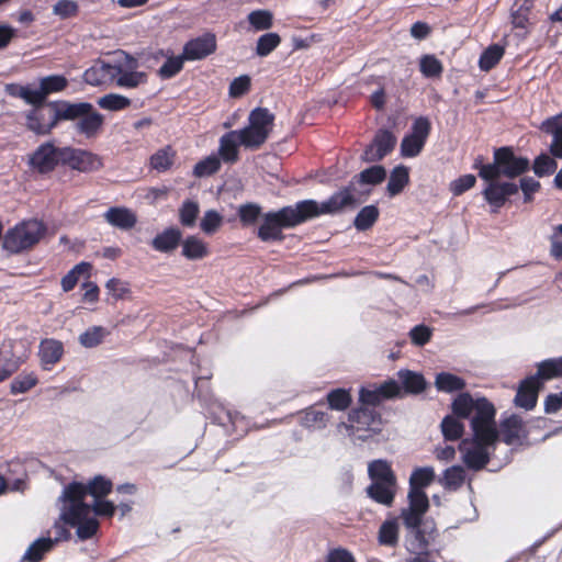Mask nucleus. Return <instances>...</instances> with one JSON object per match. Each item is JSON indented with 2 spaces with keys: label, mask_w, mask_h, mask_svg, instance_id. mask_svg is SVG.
<instances>
[{
  "label": "nucleus",
  "mask_w": 562,
  "mask_h": 562,
  "mask_svg": "<svg viewBox=\"0 0 562 562\" xmlns=\"http://www.w3.org/2000/svg\"><path fill=\"white\" fill-rule=\"evenodd\" d=\"M281 43V37L277 33H266L261 35L256 45V54L260 57L268 56Z\"/></svg>",
  "instance_id": "obj_41"
},
{
  "label": "nucleus",
  "mask_w": 562,
  "mask_h": 562,
  "mask_svg": "<svg viewBox=\"0 0 562 562\" xmlns=\"http://www.w3.org/2000/svg\"><path fill=\"white\" fill-rule=\"evenodd\" d=\"M412 341L417 346H424L430 340L431 330L425 325H417L409 331Z\"/></svg>",
  "instance_id": "obj_62"
},
{
  "label": "nucleus",
  "mask_w": 562,
  "mask_h": 562,
  "mask_svg": "<svg viewBox=\"0 0 562 562\" xmlns=\"http://www.w3.org/2000/svg\"><path fill=\"white\" fill-rule=\"evenodd\" d=\"M538 373L533 376L527 378L518 389V392L515 397V403L524 407L526 409H531L537 402L538 389L540 386V382Z\"/></svg>",
  "instance_id": "obj_20"
},
{
  "label": "nucleus",
  "mask_w": 562,
  "mask_h": 562,
  "mask_svg": "<svg viewBox=\"0 0 562 562\" xmlns=\"http://www.w3.org/2000/svg\"><path fill=\"white\" fill-rule=\"evenodd\" d=\"M136 60L125 56V61L115 63L119 74L115 75V83L121 88L133 89L146 81V74L136 71Z\"/></svg>",
  "instance_id": "obj_12"
},
{
  "label": "nucleus",
  "mask_w": 562,
  "mask_h": 562,
  "mask_svg": "<svg viewBox=\"0 0 562 562\" xmlns=\"http://www.w3.org/2000/svg\"><path fill=\"white\" fill-rule=\"evenodd\" d=\"M430 128L431 126L429 120L425 116H419L414 121L412 133L409 135L425 144L427 137L429 136Z\"/></svg>",
  "instance_id": "obj_59"
},
{
  "label": "nucleus",
  "mask_w": 562,
  "mask_h": 562,
  "mask_svg": "<svg viewBox=\"0 0 562 562\" xmlns=\"http://www.w3.org/2000/svg\"><path fill=\"white\" fill-rule=\"evenodd\" d=\"M181 237L182 234L178 228L170 227L158 234L151 240V246L157 251L169 252L178 247Z\"/></svg>",
  "instance_id": "obj_24"
},
{
  "label": "nucleus",
  "mask_w": 562,
  "mask_h": 562,
  "mask_svg": "<svg viewBox=\"0 0 562 562\" xmlns=\"http://www.w3.org/2000/svg\"><path fill=\"white\" fill-rule=\"evenodd\" d=\"M223 216L215 210H209L204 213L200 227L201 229L207 234H214L222 225Z\"/></svg>",
  "instance_id": "obj_52"
},
{
  "label": "nucleus",
  "mask_w": 562,
  "mask_h": 562,
  "mask_svg": "<svg viewBox=\"0 0 562 562\" xmlns=\"http://www.w3.org/2000/svg\"><path fill=\"white\" fill-rule=\"evenodd\" d=\"M364 199L366 196L358 193L353 182H351L349 187L336 192L323 203H317L314 200H304L294 206H285L277 212L266 213L263 222L258 229V237L262 241L282 240L283 228H292L321 214H331L347 207H355L363 202Z\"/></svg>",
  "instance_id": "obj_2"
},
{
  "label": "nucleus",
  "mask_w": 562,
  "mask_h": 562,
  "mask_svg": "<svg viewBox=\"0 0 562 562\" xmlns=\"http://www.w3.org/2000/svg\"><path fill=\"white\" fill-rule=\"evenodd\" d=\"M105 221L120 229H130L132 228L136 222V215L126 207H110L104 213Z\"/></svg>",
  "instance_id": "obj_23"
},
{
  "label": "nucleus",
  "mask_w": 562,
  "mask_h": 562,
  "mask_svg": "<svg viewBox=\"0 0 562 562\" xmlns=\"http://www.w3.org/2000/svg\"><path fill=\"white\" fill-rule=\"evenodd\" d=\"M396 144V137L390 131H380L376 133L371 145L363 153V160L373 162L381 160L390 151L393 150Z\"/></svg>",
  "instance_id": "obj_13"
},
{
  "label": "nucleus",
  "mask_w": 562,
  "mask_h": 562,
  "mask_svg": "<svg viewBox=\"0 0 562 562\" xmlns=\"http://www.w3.org/2000/svg\"><path fill=\"white\" fill-rule=\"evenodd\" d=\"M459 418L460 417L453 413L452 416L449 415L442 419L441 431L447 440H457L463 435L464 425Z\"/></svg>",
  "instance_id": "obj_31"
},
{
  "label": "nucleus",
  "mask_w": 562,
  "mask_h": 562,
  "mask_svg": "<svg viewBox=\"0 0 562 562\" xmlns=\"http://www.w3.org/2000/svg\"><path fill=\"white\" fill-rule=\"evenodd\" d=\"M532 8L531 0H519L515 3L512 12V23L515 27L525 29L528 24V15Z\"/></svg>",
  "instance_id": "obj_37"
},
{
  "label": "nucleus",
  "mask_w": 562,
  "mask_h": 562,
  "mask_svg": "<svg viewBox=\"0 0 562 562\" xmlns=\"http://www.w3.org/2000/svg\"><path fill=\"white\" fill-rule=\"evenodd\" d=\"M401 387L395 380H389L379 386L362 387L360 390L359 398L364 405L375 406L383 400L395 397L400 395Z\"/></svg>",
  "instance_id": "obj_11"
},
{
  "label": "nucleus",
  "mask_w": 562,
  "mask_h": 562,
  "mask_svg": "<svg viewBox=\"0 0 562 562\" xmlns=\"http://www.w3.org/2000/svg\"><path fill=\"white\" fill-rule=\"evenodd\" d=\"M408 183V170L404 166H398L393 169L391 172L389 183H387V192L390 195L394 196L398 194L404 187Z\"/></svg>",
  "instance_id": "obj_35"
},
{
  "label": "nucleus",
  "mask_w": 562,
  "mask_h": 562,
  "mask_svg": "<svg viewBox=\"0 0 562 562\" xmlns=\"http://www.w3.org/2000/svg\"><path fill=\"white\" fill-rule=\"evenodd\" d=\"M45 234V226L37 220L24 221L10 229L3 240V247L18 254L37 244Z\"/></svg>",
  "instance_id": "obj_8"
},
{
  "label": "nucleus",
  "mask_w": 562,
  "mask_h": 562,
  "mask_svg": "<svg viewBox=\"0 0 562 562\" xmlns=\"http://www.w3.org/2000/svg\"><path fill=\"white\" fill-rule=\"evenodd\" d=\"M50 119L54 120L55 125L59 120H75L79 119L83 113L91 110V104L81 103H69V102H56L50 105Z\"/></svg>",
  "instance_id": "obj_19"
},
{
  "label": "nucleus",
  "mask_w": 562,
  "mask_h": 562,
  "mask_svg": "<svg viewBox=\"0 0 562 562\" xmlns=\"http://www.w3.org/2000/svg\"><path fill=\"white\" fill-rule=\"evenodd\" d=\"M435 479L431 467L417 468L409 477L408 506L402 509L401 518L407 530L405 543L412 553H423L429 542V535L422 528L423 517L429 508V501L424 492Z\"/></svg>",
  "instance_id": "obj_3"
},
{
  "label": "nucleus",
  "mask_w": 562,
  "mask_h": 562,
  "mask_svg": "<svg viewBox=\"0 0 562 562\" xmlns=\"http://www.w3.org/2000/svg\"><path fill=\"white\" fill-rule=\"evenodd\" d=\"M398 541V524L396 519L385 520L379 529V542L383 546L394 547Z\"/></svg>",
  "instance_id": "obj_33"
},
{
  "label": "nucleus",
  "mask_w": 562,
  "mask_h": 562,
  "mask_svg": "<svg viewBox=\"0 0 562 562\" xmlns=\"http://www.w3.org/2000/svg\"><path fill=\"white\" fill-rule=\"evenodd\" d=\"M54 547V541L52 537H43L36 539L30 547L26 549L23 560L27 562H40L44 554L52 550Z\"/></svg>",
  "instance_id": "obj_26"
},
{
  "label": "nucleus",
  "mask_w": 562,
  "mask_h": 562,
  "mask_svg": "<svg viewBox=\"0 0 562 562\" xmlns=\"http://www.w3.org/2000/svg\"><path fill=\"white\" fill-rule=\"evenodd\" d=\"M424 143L407 135L401 143V153L404 157H416L423 149Z\"/></svg>",
  "instance_id": "obj_60"
},
{
  "label": "nucleus",
  "mask_w": 562,
  "mask_h": 562,
  "mask_svg": "<svg viewBox=\"0 0 562 562\" xmlns=\"http://www.w3.org/2000/svg\"><path fill=\"white\" fill-rule=\"evenodd\" d=\"M27 127L36 134H47L55 126V122L50 119V109L48 111L43 108H34L26 116Z\"/></svg>",
  "instance_id": "obj_21"
},
{
  "label": "nucleus",
  "mask_w": 562,
  "mask_h": 562,
  "mask_svg": "<svg viewBox=\"0 0 562 562\" xmlns=\"http://www.w3.org/2000/svg\"><path fill=\"white\" fill-rule=\"evenodd\" d=\"M38 382L34 372H22L10 384L11 394H23L33 389Z\"/></svg>",
  "instance_id": "obj_34"
},
{
  "label": "nucleus",
  "mask_w": 562,
  "mask_h": 562,
  "mask_svg": "<svg viewBox=\"0 0 562 562\" xmlns=\"http://www.w3.org/2000/svg\"><path fill=\"white\" fill-rule=\"evenodd\" d=\"M435 385L440 392L452 393L463 390L465 387V381L456 374L440 372L436 375Z\"/></svg>",
  "instance_id": "obj_27"
},
{
  "label": "nucleus",
  "mask_w": 562,
  "mask_h": 562,
  "mask_svg": "<svg viewBox=\"0 0 562 562\" xmlns=\"http://www.w3.org/2000/svg\"><path fill=\"white\" fill-rule=\"evenodd\" d=\"M106 334L102 326H92L79 336V342L86 348H93L102 342Z\"/></svg>",
  "instance_id": "obj_44"
},
{
  "label": "nucleus",
  "mask_w": 562,
  "mask_h": 562,
  "mask_svg": "<svg viewBox=\"0 0 562 562\" xmlns=\"http://www.w3.org/2000/svg\"><path fill=\"white\" fill-rule=\"evenodd\" d=\"M274 126V114L266 108L254 109L248 116V125L235 131L240 138V146L258 149L268 139Z\"/></svg>",
  "instance_id": "obj_7"
},
{
  "label": "nucleus",
  "mask_w": 562,
  "mask_h": 562,
  "mask_svg": "<svg viewBox=\"0 0 562 562\" xmlns=\"http://www.w3.org/2000/svg\"><path fill=\"white\" fill-rule=\"evenodd\" d=\"M23 351L16 352V344L10 341L0 349V382L7 380L27 360L29 350L21 342Z\"/></svg>",
  "instance_id": "obj_10"
},
{
  "label": "nucleus",
  "mask_w": 562,
  "mask_h": 562,
  "mask_svg": "<svg viewBox=\"0 0 562 562\" xmlns=\"http://www.w3.org/2000/svg\"><path fill=\"white\" fill-rule=\"evenodd\" d=\"M261 213V207L256 203L241 204L238 207V215L244 225L256 223Z\"/></svg>",
  "instance_id": "obj_55"
},
{
  "label": "nucleus",
  "mask_w": 562,
  "mask_h": 562,
  "mask_svg": "<svg viewBox=\"0 0 562 562\" xmlns=\"http://www.w3.org/2000/svg\"><path fill=\"white\" fill-rule=\"evenodd\" d=\"M18 94L26 103L32 104L35 108H42L43 103L46 100V95L42 90L41 86L37 89L31 87H20Z\"/></svg>",
  "instance_id": "obj_51"
},
{
  "label": "nucleus",
  "mask_w": 562,
  "mask_h": 562,
  "mask_svg": "<svg viewBox=\"0 0 562 562\" xmlns=\"http://www.w3.org/2000/svg\"><path fill=\"white\" fill-rule=\"evenodd\" d=\"M100 108L109 111H120L126 109L131 104V100L124 95L109 93L98 100Z\"/></svg>",
  "instance_id": "obj_42"
},
{
  "label": "nucleus",
  "mask_w": 562,
  "mask_h": 562,
  "mask_svg": "<svg viewBox=\"0 0 562 562\" xmlns=\"http://www.w3.org/2000/svg\"><path fill=\"white\" fill-rule=\"evenodd\" d=\"M397 375L405 391L408 393H420L426 386L425 379L419 373L409 370H401Z\"/></svg>",
  "instance_id": "obj_29"
},
{
  "label": "nucleus",
  "mask_w": 562,
  "mask_h": 562,
  "mask_svg": "<svg viewBox=\"0 0 562 562\" xmlns=\"http://www.w3.org/2000/svg\"><path fill=\"white\" fill-rule=\"evenodd\" d=\"M199 212L200 207L196 202L186 201L179 211L181 224L188 227L194 226Z\"/></svg>",
  "instance_id": "obj_53"
},
{
  "label": "nucleus",
  "mask_w": 562,
  "mask_h": 562,
  "mask_svg": "<svg viewBox=\"0 0 562 562\" xmlns=\"http://www.w3.org/2000/svg\"><path fill=\"white\" fill-rule=\"evenodd\" d=\"M86 488L81 483H71L66 486L59 497L61 503L59 519L48 531L54 544L70 537L66 525L77 527L80 539L91 538L98 530L99 524L91 516L90 505L85 503Z\"/></svg>",
  "instance_id": "obj_4"
},
{
  "label": "nucleus",
  "mask_w": 562,
  "mask_h": 562,
  "mask_svg": "<svg viewBox=\"0 0 562 562\" xmlns=\"http://www.w3.org/2000/svg\"><path fill=\"white\" fill-rule=\"evenodd\" d=\"M451 409L457 416L471 419L472 437L460 442L459 451L463 463L479 471L488 463L499 439L496 409L486 397L468 392L460 393L452 401Z\"/></svg>",
  "instance_id": "obj_1"
},
{
  "label": "nucleus",
  "mask_w": 562,
  "mask_h": 562,
  "mask_svg": "<svg viewBox=\"0 0 562 562\" xmlns=\"http://www.w3.org/2000/svg\"><path fill=\"white\" fill-rule=\"evenodd\" d=\"M102 123V115L91 109L79 116L76 122V130L87 137H92L98 133Z\"/></svg>",
  "instance_id": "obj_25"
},
{
  "label": "nucleus",
  "mask_w": 562,
  "mask_h": 562,
  "mask_svg": "<svg viewBox=\"0 0 562 562\" xmlns=\"http://www.w3.org/2000/svg\"><path fill=\"white\" fill-rule=\"evenodd\" d=\"M479 169V176L483 180H492L501 176L516 178L522 175L529 168V159L514 154L509 147H501L494 151L492 164H482V159L475 162Z\"/></svg>",
  "instance_id": "obj_5"
},
{
  "label": "nucleus",
  "mask_w": 562,
  "mask_h": 562,
  "mask_svg": "<svg viewBox=\"0 0 562 562\" xmlns=\"http://www.w3.org/2000/svg\"><path fill=\"white\" fill-rule=\"evenodd\" d=\"M60 149L50 143L41 145L31 156L30 164L40 172H48L55 168L60 159Z\"/></svg>",
  "instance_id": "obj_15"
},
{
  "label": "nucleus",
  "mask_w": 562,
  "mask_h": 562,
  "mask_svg": "<svg viewBox=\"0 0 562 562\" xmlns=\"http://www.w3.org/2000/svg\"><path fill=\"white\" fill-rule=\"evenodd\" d=\"M329 407L336 411H345L351 403L350 394L344 389H336L328 393Z\"/></svg>",
  "instance_id": "obj_50"
},
{
  "label": "nucleus",
  "mask_w": 562,
  "mask_h": 562,
  "mask_svg": "<svg viewBox=\"0 0 562 562\" xmlns=\"http://www.w3.org/2000/svg\"><path fill=\"white\" fill-rule=\"evenodd\" d=\"M116 74L119 70L115 68V64L98 61L85 71L83 79L91 86H101L113 82Z\"/></svg>",
  "instance_id": "obj_18"
},
{
  "label": "nucleus",
  "mask_w": 562,
  "mask_h": 562,
  "mask_svg": "<svg viewBox=\"0 0 562 562\" xmlns=\"http://www.w3.org/2000/svg\"><path fill=\"white\" fill-rule=\"evenodd\" d=\"M420 72L425 77H439L443 70L441 61L435 55H423L419 61Z\"/></svg>",
  "instance_id": "obj_43"
},
{
  "label": "nucleus",
  "mask_w": 562,
  "mask_h": 562,
  "mask_svg": "<svg viewBox=\"0 0 562 562\" xmlns=\"http://www.w3.org/2000/svg\"><path fill=\"white\" fill-rule=\"evenodd\" d=\"M486 181L488 184L483 190V195L484 199L495 207L503 206L507 198L518 191V187L513 182H501L498 178Z\"/></svg>",
  "instance_id": "obj_14"
},
{
  "label": "nucleus",
  "mask_w": 562,
  "mask_h": 562,
  "mask_svg": "<svg viewBox=\"0 0 562 562\" xmlns=\"http://www.w3.org/2000/svg\"><path fill=\"white\" fill-rule=\"evenodd\" d=\"M250 79L248 76L235 78L229 86V94L234 98L240 97L248 91Z\"/></svg>",
  "instance_id": "obj_64"
},
{
  "label": "nucleus",
  "mask_w": 562,
  "mask_h": 562,
  "mask_svg": "<svg viewBox=\"0 0 562 562\" xmlns=\"http://www.w3.org/2000/svg\"><path fill=\"white\" fill-rule=\"evenodd\" d=\"M557 162L548 155H540L533 164V171L538 177H543L554 172Z\"/></svg>",
  "instance_id": "obj_57"
},
{
  "label": "nucleus",
  "mask_w": 562,
  "mask_h": 562,
  "mask_svg": "<svg viewBox=\"0 0 562 562\" xmlns=\"http://www.w3.org/2000/svg\"><path fill=\"white\" fill-rule=\"evenodd\" d=\"M220 167L221 159L215 155H211L195 165L193 173L199 178L207 177L215 173Z\"/></svg>",
  "instance_id": "obj_46"
},
{
  "label": "nucleus",
  "mask_w": 562,
  "mask_h": 562,
  "mask_svg": "<svg viewBox=\"0 0 562 562\" xmlns=\"http://www.w3.org/2000/svg\"><path fill=\"white\" fill-rule=\"evenodd\" d=\"M328 420L327 414L316 409H308L304 413L302 423L305 427L323 428Z\"/></svg>",
  "instance_id": "obj_56"
},
{
  "label": "nucleus",
  "mask_w": 562,
  "mask_h": 562,
  "mask_svg": "<svg viewBox=\"0 0 562 562\" xmlns=\"http://www.w3.org/2000/svg\"><path fill=\"white\" fill-rule=\"evenodd\" d=\"M184 55L168 58L160 67L159 74L162 78H171L183 67Z\"/></svg>",
  "instance_id": "obj_58"
},
{
  "label": "nucleus",
  "mask_w": 562,
  "mask_h": 562,
  "mask_svg": "<svg viewBox=\"0 0 562 562\" xmlns=\"http://www.w3.org/2000/svg\"><path fill=\"white\" fill-rule=\"evenodd\" d=\"M538 376L543 380L562 378V357L548 359L538 364Z\"/></svg>",
  "instance_id": "obj_38"
},
{
  "label": "nucleus",
  "mask_w": 562,
  "mask_h": 562,
  "mask_svg": "<svg viewBox=\"0 0 562 562\" xmlns=\"http://www.w3.org/2000/svg\"><path fill=\"white\" fill-rule=\"evenodd\" d=\"M89 263L80 262L76 265L63 279L61 288L65 292L72 290L79 281L81 274L88 273Z\"/></svg>",
  "instance_id": "obj_47"
},
{
  "label": "nucleus",
  "mask_w": 562,
  "mask_h": 562,
  "mask_svg": "<svg viewBox=\"0 0 562 562\" xmlns=\"http://www.w3.org/2000/svg\"><path fill=\"white\" fill-rule=\"evenodd\" d=\"M385 169L382 166H373L363 171L358 176V181L361 183L376 184L384 180Z\"/></svg>",
  "instance_id": "obj_54"
},
{
  "label": "nucleus",
  "mask_w": 562,
  "mask_h": 562,
  "mask_svg": "<svg viewBox=\"0 0 562 562\" xmlns=\"http://www.w3.org/2000/svg\"><path fill=\"white\" fill-rule=\"evenodd\" d=\"M90 509H91V516L93 518H94L93 514L99 515V516L111 517V516H113V514L115 512V506L112 502L104 501L102 498H98V499H94V504L92 507L90 506Z\"/></svg>",
  "instance_id": "obj_63"
},
{
  "label": "nucleus",
  "mask_w": 562,
  "mask_h": 562,
  "mask_svg": "<svg viewBox=\"0 0 562 562\" xmlns=\"http://www.w3.org/2000/svg\"><path fill=\"white\" fill-rule=\"evenodd\" d=\"M67 79L60 75H52L40 80V86L47 97L50 93L59 92L67 87Z\"/></svg>",
  "instance_id": "obj_49"
},
{
  "label": "nucleus",
  "mask_w": 562,
  "mask_h": 562,
  "mask_svg": "<svg viewBox=\"0 0 562 562\" xmlns=\"http://www.w3.org/2000/svg\"><path fill=\"white\" fill-rule=\"evenodd\" d=\"M503 439L507 445L514 443L519 439L522 429L521 419L515 415L506 418L501 425Z\"/></svg>",
  "instance_id": "obj_32"
},
{
  "label": "nucleus",
  "mask_w": 562,
  "mask_h": 562,
  "mask_svg": "<svg viewBox=\"0 0 562 562\" xmlns=\"http://www.w3.org/2000/svg\"><path fill=\"white\" fill-rule=\"evenodd\" d=\"M216 49V40L213 34H204L188 42L183 49L184 58L188 60L202 59Z\"/></svg>",
  "instance_id": "obj_16"
},
{
  "label": "nucleus",
  "mask_w": 562,
  "mask_h": 562,
  "mask_svg": "<svg viewBox=\"0 0 562 562\" xmlns=\"http://www.w3.org/2000/svg\"><path fill=\"white\" fill-rule=\"evenodd\" d=\"M368 473L372 483L367 487V494L379 504L391 506L396 492V477L391 465L385 460H374L369 463Z\"/></svg>",
  "instance_id": "obj_6"
},
{
  "label": "nucleus",
  "mask_w": 562,
  "mask_h": 562,
  "mask_svg": "<svg viewBox=\"0 0 562 562\" xmlns=\"http://www.w3.org/2000/svg\"><path fill=\"white\" fill-rule=\"evenodd\" d=\"M465 472L464 469L460 465H453L448 468L443 472V476L440 480V483L445 488L448 490H458L464 482Z\"/></svg>",
  "instance_id": "obj_36"
},
{
  "label": "nucleus",
  "mask_w": 562,
  "mask_h": 562,
  "mask_svg": "<svg viewBox=\"0 0 562 562\" xmlns=\"http://www.w3.org/2000/svg\"><path fill=\"white\" fill-rule=\"evenodd\" d=\"M272 20V13L268 10H255L248 14V21L256 31L270 29Z\"/></svg>",
  "instance_id": "obj_48"
},
{
  "label": "nucleus",
  "mask_w": 562,
  "mask_h": 562,
  "mask_svg": "<svg viewBox=\"0 0 562 562\" xmlns=\"http://www.w3.org/2000/svg\"><path fill=\"white\" fill-rule=\"evenodd\" d=\"M240 138L235 131H231L224 134L220 138L218 146V155L220 159H222L226 164H234L239 158V149Z\"/></svg>",
  "instance_id": "obj_22"
},
{
  "label": "nucleus",
  "mask_w": 562,
  "mask_h": 562,
  "mask_svg": "<svg viewBox=\"0 0 562 562\" xmlns=\"http://www.w3.org/2000/svg\"><path fill=\"white\" fill-rule=\"evenodd\" d=\"M86 488V495L89 493L94 499L102 498L108 495L112 490V483L110 480L98 475L88 485H83Z\"/></svg>",
  "instance_id": "obj_45"
},
{
  "label": "nucleus",
  "mask_w": 562,
  "mask_h": 562,
  "mask_svg": "<svg viewBox=\"0 0 562 562\" xmlns=\"http://www.w3.org/2000/svg\"><path fill=\"white\" fill-rule=\"evenodd\" d=\"M504 48L499 45H492L486 48L480 57L479 66L482 70L488 71L492 69L503 57Z\"/></svg>",
  "instance_id": "obj_40"
},
{
  "label": "nucleus",
  "mask_w": 562,
  "mask_h": 562,
  "mask_svg": "<svg viewBox=\"0 0 562 562\" xmlns=\"http://www.w3.org/2000/svg\"><path fill=\"white\" fill-rule=\"evenodd\" d=\"M207 252L206 244L195 236H190L182 243V255L190 260L202 259Z\"/></svg>",
  "instance_id": "obj_28"
},
{
  "label": "nucleus",
  "mask_w": 562,
  "mask_h": 562,
  "mask_svg": "<svg viewBox=\"0 0 562 562\" xmlns=\"http://www.w3.org/2000/svg\"><path fill=\"white\" fill-rule=\"evenodd\" d=\"M60 155L61 161L81 172L95 171L102 167L101 158L87 150L65 147L60 149Z\"/></svg>",
  "instance_id": "obj_9"
},
{
  "label": "nucleus",
  "mask_w": 562,
  "mask_h": 562,
  "mask_svg": "<svg viewBox=\"0 0 562 562\" xmlns=\"http://www.w3.org/2000/svg\"><path fill=\"white\" fill-rule=\"evenodd\" d=\"M476 182V178L473 175H464L460 178L453 180L450 183V191L453 195L458 196L461 195L463 192L468 191L472 187H474Z\"/></svg>",
  "instance_id": "obj_61"
},
{
  "label": "nucleus",
  "mask_w": 562,
  "mask_h": 562,
  "mask_svg": "<svg viewBox=\"0 0 562 562\" xmlns=\"http://www.w3.org/2000/svg\"><path fill=\"white\" fill-rule=\"evenodd\" d=\"M63 355L64 346L59 340L53 338L41 340L37 356L42 369L50 370L54 364L60 361Z\"/></svg>",
  "instance_id": "obj_17"
},
{
  "label": "nucleus",
  "mask_w": 562,
  "mask_h": 562,
  "mask_svg": "<svg viewBox=\"0 0 562 562\" xmlns=\"http://www.w3.org/2000/svg\"><path fill=\"white\" fill-rule=\"evenodd\" d=\"M379 217V210L374 205H368L361 209L355 218V226L359 231L370 228Z\"/></svg>",
  "instance_id": "obj_39"
},
{
  "label": "nucleus",
  "mask_w": 562,
  "mask_h": 562,
  "mask_svg": "<svg viewBox=\"0 0 562 562\" xmlns=\"http://www.w3.org/2000/svg\"><path fill=\"white\" fill-rule=\"evenodd\" d=\"M175 157L176 151L170 146H166L150 157V166L159 172L167 171L172 166Z\"/></svg>",
  "instance_id": "obj_30"
}]
</instances>
